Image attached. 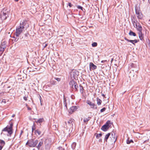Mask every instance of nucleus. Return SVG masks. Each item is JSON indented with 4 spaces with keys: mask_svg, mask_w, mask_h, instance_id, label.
<instances>
[{
    "mask_svg": "<svg viewBox=\"0 0 150 150\" xmlns=\"http://www.w3.org/2000/svg\"><path fill=\"white\" fill-rule=\"evenodd\" d=\"M97 45V44L96 42H94L92 44V45L93 47H96Z\"/></svg>",
    "mask_w": 150,
    "mask_h": 150,
    "instance_id": "2f4dec72",
    "label": "nucleus"
},
{
    "mask_svg": "<svg viewBox=\"0 0 150 150\" xmlns=\"http://www.w3.org/2000/svg\"><path fill=\"white\" fill-rule=\"evenodd\" d=\"M16 1H19V0H14Z\"/></svg>",
    "mask_w": 150,
    "mask_h": 150,
    "instance_id": "8fccbe9b",
    "label": "nucleus"
},
{
    "mask_svg": "<svg viewBox=\"0 0 150 150\" xmlns=\"http://www.w3.org/2000/svg\"><path fill=\"white\" fill-rule=\"evenodd\" d=\"M5 144V142L3 140L0 139V146L3 147Z\"/></svg>",
    "mask_w": 150,
    "mask_h": 150,
    "instance_id": "aec40b11",
    "label": "nucleus"
},
{
    "mask_svg": "<svg viewBox=\"0 0 150 150\" xmlns=\"http://www.w3.org/2000/svg\"><path fill=\"white\" fill-rule=\"evenodd\" d=\"M136 66V65L134 64L133 63H132L131 64H130L129 67H131V68H135Z\"/></svg>",
    "mask_w": 150,
    "mask_h": 150,
    "instance_id": "c85d7f7f",
    "label": "nucleus"
},
{
    "mask_svg": "<svg viewBox=\"0 0 150 150\" xmlns=\"http://www.w3.org/2000/svg\"><path fill=\"white\" fill-rule=\"evenodd\" d=\"M101 141V139H100L99 140V141Z\"/></svg>",
    "mask_w": 150,
    "mask_h": 150,
    "instance_id": "5fc2aeb1",
    "label": "nucleus"
},
{
    "mask_svg": "<svg viewBox=\"0 0 150 150\" xmlns=\"http://www.w3.org/2000/svg\"><path fill=\"white\" fill-rule=\"evenodd\" d=\"M105 109H106V108H103L102 109H101L100 110V111L101 112H103L105 111Z\"/></svg>",
    "mask_w": 150,
    "mask_h": 150,
    "instance_id": "4c0bfd02",
    "label": "nucleus"
},
{
    "mask_svg": "<svg viewBox=\"0 0 150 150\" xmlns=\"http://www.w3.org/2000/svg\"><path fill=\"white\" fill-rule=\"evenodd\" d=\"M90 119V117H88V118H84V122H87L88 120H89Z\"/></svg>",
    "mask_w": 150,
    "mask_h": 150,
    "instance_id": "f704fd0d",
    "label": "nucleus"
},
{
    "mask_svg": "<svg viewBox=\"0 0 150 150\" xmlns=\"http://www.w3.org/2000/svg\"><path fill=\"white\" fill-rule=\"evenodd\" d=\"M149 140V139H148L147 140H146L145 141H144L143 142V143L144 144V143H146L147 141H148Z\"/></svg>",
    "mask_w": 150,
    "mask_h": 150,
    "instance_id": "37998d69",
    "label": "nucleus"
},
{
    "mask_svg": "<svg viewBox=\"0 0 150 150\" xmlns=\"http://www.w3.org/2000/svg\"><path fill=\"white\" fill-rule=\"evenodd\" d=\"M54 79L55 80H56L58 82L60 81H61V78H56V77H55L54 78Z\"/></svg>",
    "mask_w": 150,
    "mask_h": 150,
    "instance_id": "c9c22d12",
    "label": "nucleus"
},
{
    "mask_svg": "<svg viewBox=\"0 0 150 150\" xmlns=\"http://www.w3.org/2000/svg\"><path fill=\"white\" fill-rule=\"evenodd\" d=\"M28 109L29 110H31V108L29 107H27Z\"/></svg>",
    "mask_w": 150,
    "mask_h": 150,
    "instance_id": "a18cd8bd",
    "label": "nucleus"
},
{
    "mask_svg": "<svg viewBox=\"0 0 150 150\" xmlns=\"http://www.w3.org/2000/svg\"><path fill=\"white\" fill-rule=\"evenodd\" d=\"M76 145V143L75 142H73L72 145L71 147L73 149H74Z\"/></svg>",
    "mask_w": 150,
    "mask_h": 150,
    "instance_id": "cd10ccee",
    "label": "nucleus"
},
{
    "mask_svg": "<svg viewBox=\"0 0 150 150\" xmlns=\"http://www.w3.org/2000/svg\"><path fill=\"white\" fill-rule=\"evenodd\" d=\"M15 115L13 114V115H12V117H13L15 116Z\"/></svg>",
    "mask_w": 150,
    "mask_h": 150,
    "instance_id": "3c124183",
    "label": "nucleus"
},
{
    "mask_svg": "<svg viewBox=\"0 0 150 150\" xmlns=\"http://www.w3.org/2000/svg\"><path fill=\"white\" fill-rule=\"evenodd\" d=\"M6 101L5 99H3L2 101V103H6Z\"/></svg>",
    "mask_w": 150,
    "mask_h": 150,
    "instance_id": "a19ab883",
    "label": "nucleus"
},
{
    "mask_svg": "<svg viewBox=\"0 0 150 150\" xmlns=\"http://www.w3.org/2000/svg\"><path fill=\"white\" fill-rule=\"evenodd\" d=\"M106 60H103V61H101V62L102 63H103L105 62H106Z\"/></svg>",
    "mask_w": 150,
    "mask_h": 150,
    "instance_id": "c03bdc74",
    "label": "nucleus"
},
{
    "mask_svg": "<svg viewBox=\"0 0 150 150\" xmlns=\"http://www.w3.org/2000/svg\"><path fill=\"white\" fill-rule=\"evenodd\" d=\"M128 42H130L134 45H135L134 43H136L138 42V41L137 40H129Z\"/></svg>",
    "mask_w": 150,
    "mask_h": 150,
    "instance_id": "6ab92c4d",
    "label": "nucleus"
},
{
    "mask_svg": "<svg viewBox=\"0 0 150 150\" xmlns=\"http://www.w3.org/2000/svg\"><path fill=\"white\" fill-rule=\"evenodd\" d=\"M2 147L1 146H0V150H1L2 148Z\"/></svg>",
    "mask_w": 150,
    "mask_h": 150,
    "instance_id": "09e8293b",
    "label": "nucleus"
},
{
    "mask_svg": "<svg viewBox=\"0 0 150 150\" xmlns=\"http://www.w3.org/2000/svg\"><path fill=\"white\" fill-rule=\"evenodd\" d=\"M44 121V119L43 118H40L38 119L37 121H36V122L37 123H40Z\"/></svg>",
    "mask_w": 150,
    "mask_h": 150,
    "instance_id": "b1692460",
    "label": "nucleus"
},
{
    "mask_svg": "<svg viewBox=\"0 0 150 150\" xmlns=\"http://www.w3.org/2000/svg\"><path fill=\"white\" fill-rule=\"evenodd\" d=\"M102 135V134H96V137L98 139L101 137Z\"/></svg>",
    "mask_w": 150,
    "mask_h": 150,
    "instance_id": "7c9ffc66",
    "label": "nucleus"
},
{
    "mask_svg": "<svg viewBox=\"0 0 150 150\" xmlns=\"http://www.w3.org/2000/svg\"><path fill=\"white\" fill-rule=\"evenodd\" d=\"M137 30L139 31V32H142V28L141 25L138 23L137 25V26H136Z\"/></svg>",
    "mask_w": 150,
    "mask_h": 150,
    "instance_id": "ddd939ff",
    "label": "nucleus"
},
{
    "mask_svg": "<svg viewBox=\"0 0 150 150\" xmlns=\"http://www.w3.org/2000/svg\"><path fill=\"white\" fill-rule=\"evenodd\" d=\"M38 143V141L37 140L34 141L33 140L31 139L28 141L26 144H28L30 147H34Z\"/></svg>",
    "mask_w": 150,
    "mask_h": 150,
    "instance_id": "39448f33",
    "label": "nucleus"
},
{
    "mask_svg": "<svg viewBox=\"0 0 150 150\" xmlns=\"http://www.w3.org/2000/svg\"><path fill=\"white\" fill-rule=\"evenodd\" d=\"M29 25L26 21H23L21 22L20 25L16 27L15 35L18 37L23 31L26 30L29 27Z\"/></svg>",
    "mask_w": 150,
    "mask_h": 150,
    "instance_id": "f257e3e1",
    "label": "nucleus"
},
{
    "mask_svg": "<svg viewBox=\"0 0 150 150\" xmlns=\"http://www.w3.org/2000/svg\"><path fill=\"white\" fill-rule=\"evenodd\" d=\"M69 85L73 89L74 88L76 90H77V88L78 87L77 83L74 80H71L69 83Z\"/></svg>",
    "mask_w": 150,
    "mask_h": 150,
    "instance_id": "0eeeda50",
    "label": "nucleus"
},
{
    "mask_svg": "<svg viewBox=\"0 0 150 150\" xmlns=\"http://www.w3.org/2000/svg\"><path fill=\"white\" fill-rule=\"evenodd\" d=\"M9 13V12L6 9H3L0 12V18L1 20H4L6 19L8 16Z\"/></svg>",
    "mask_w": 150,
    "mask_h": 150,
    "instance_id": "f03ea898",
    "label": "nucleus"
},
{
    "mask_svg": "<svg viewBox=\"0 0 150 150\" xmlns=\"http://www.w3.org/2000/svg\"><path fill=\"white\" fill-rule=\"evenodd\" d=\"M96 100L97 105H100L102 102V100L98 97L97 98Z\"/></svg>",
    "mask_w": 150,
    "mask_h": 150,
    "instance_id": "a211bd4d",
    "label": "nucleus"
},
{
    "mask_svg": "<svg viewBox=\"0 0 150 150\" xmlns=\"http://www.w3.org/2000/svg\"><path fill=\"white\" fill-rule=\"evenodd\" d=\"M129 34V35L131 36H136V33L131 30L130 31Z\"/></svg>",
    "mask_w": 150,
    "mask_h": 150,
    "instance_id": "412c9836",
    "label": "nucleus"
},
{
    "mask_svg": "<svg viewBox=\"0 0 150 150\" xmlns=\"http://www.w3.org/2000/svg\"><path fill=\"white\" fill-rule=\"evenodd\" d=\"M35 133L36 135H40L42 134V132L39 130H36L35 131Z\"/></svg>",
    "mask_w": 150,
    "mask_h": 150,
    "instance_id": "dca6fc26",
    "label": "nucleus"
},
{
    "mask_svg": "<svg viewBox=\"0 0 150 150\" xmlns=\"http://www.w3.org/2000/svg\"><path fill=\"white\" fill-rule=\"evenodd\" d=\"M124 39L125 40H126L128 42V40H129V39H127L126 37H125L124 38Z\"/></svg>",
    "mask_w": 150,
    "mask_h": 150,
    "instance_id": "79ce46f5",
    "label": "nucleus"
},
{
    "mask_svg": "<svg viewBox=\"0 0 150 150\" xmlns=\"http://www.w3.org/2000/svg\"><path fill=\"white\" fill-rule=\"evenodd\" d=\"M110 135V133H108L105 135L104 139L106 141V142L107 141L108 139L109 138Z\"/></svg>",
    "mask_w": 150,
    "mask_h": 150,
    "instance_id": "4be33fe9",
    "label": "nucleus"
},
{
    "mask_svg": "<svg viewBox=\"0 0 150 150\" xmlns=\"http://www.w3.org/2000/svg\"><path fill=\"white\" fill-rule=\"evenodd\" d=\"M78 74L77 71L75 70H73L70 73V75L71 77L73 78H75Z\"/></svg>",
    "mask_w": 150,
    "mask_h": 150,
    "instance_id": "9b49d317",
    "label": "nucleus"
},
{
    "mask_svg": "<svg viewBox=\"0 0 150 150\" xmlns=\"http://www.w3.org/2000/svg\"><path fill=\"white\" fill-rule=\"evenodd\" d=\"M73 123V119H71L67 122V123L70 125H72Z\"/></svg>",
    "mask_w": 150,
    "mask_h": 150,
    "instance_id": "5701e85b",
    "label": "nucleus"
},
{
    "mask_svg": "<svg viewBox=\"0 0 150 150\" xmlns=\"http://www.w3.org/2000/svg\"><path fill=\"white\" fill-rule=\"evenodd\" d=\"M57 84V83L56 81L53 80H51L50 81V86H51L53 85H56Z\"/></svg>",
    "mask_w": 150,
    "mask_h": 150,
    "instance_id": "2eb2a0df",
    "label": "nucleus"
},
{
    "mask_svg": "<svg viewBox=\"0 0 150 150\" xmlns=\"http://www.w3.org/2000/svg\"><path fill=\"white\" fill-rule=\"evenodd\" d=\"M43 144V141L41 139L40 141L39 142L38 144V145L37 147L39 149L41 146Z\"/></svg>",
    "mask_w": 150,
    "mask_h": 150,
    "instance_id": "f3484780",
    "label": "nucleus"
},
{
    "mask_svg": "<svg viewBox=\"0 0 150 150\" xmlns=\"http://www.w3.org/2000/svg\"><path fill=\"white\" fill-rule=\"evenodd\" d=\"M110 141L112 142H115L117 140V137L114 133H110Z\"/></svg>",
    "mask_w": 150,
    "mask_h": 150,
    "instance_id": "6e6552de",
    "label": "nucleus"
},
{
    "mask_svg": "<svg viewBox=\"0 0 150 150\" xmlns=\"http://www.w3.org/2000/svg\"><path fill=\"white\" fill-rule=\"evenodd\" d=\"M113 60V58H112L111 60V62L112 63Z\"/></svg>",
    "mask_w": 150,
    "mask_h": 150,
    "instance_id": "49530a36",
    "label": "nucleus"
},
{
    "mask_svg": "<svg viewBox=\"0 0 150 150\" xmlns=\"http://www.w3.org/2000/svg\"><path fill=\"white\" fill-rule=\"evenodd\" d=\"M114 115H115V114H113V115H112V116H113Z\"/></svg>",
    "mask_w": 150,
    "mask_h": 150,
    "instance_id": "864d4df0",
    "label": "nucleus"
},
{
    "mask_svg": "<svg viewBox=\"0 0 150 150\" xmlns=\"http://www.w3.org/2000/svg\"><path fill=\"white\" fill-rule=\"evenodd\" d=\"M80 91L81 93H83V88L82 86H80Z\"/></svg>",
    "mask_w": 150,
    "mask_h": 150,
    "instance_id": "c756f323",
    "label": "nucleus"
},
{
    "mask_svg": "<svg viewBox=\"0 0 150 150\" xmlns=\"http://www.w3.org/2000/svg\"><path fill=\"white\" fill-rule=\"evenodd\" d=\"M48 44L46 43H44L42 45L43 47V49H44L47 46V45Z\"/></svg>",
    "mask_w": 150,
    "mask_h": 150,
    "instance_id": "72a5a7b5",
    "label": "nucleus"
},
{
    "mask_svg": "<svg viewBox=\"0 0 150 150\" xmlns=\"http://www.w3.org/2000/svg\"><path fill=\"white\" fill-rule=\"evenodd\" d=\"M131 142H133V141L132 140H129V139H128L127 140V144H129Z\"/></svg>",
    "mask_w": 150,
    "mask_h": 150,
    "instance_id": "473e14b6",
    "label": "nucleus"
},
{
    "mask_svg": "<svg viewBox=\"0 0 150 150\" xmlns=\"http://www.w3.org/2000/svg\"><path fill=\"white\" fill-rule=\"evenodd\" d=\"M148 2L149 3H150V0H148Z\"/></svg>",
    "mask_w": 150,
    "mask_h": 150,
    "instance_id": "603ef678",
    "label": "nucleus"
},
{
    "mask_svg": "<svg viewBox=\"0 0 150 150\" xmlns=\"http://www.w3.org/2000/svg\"><path fill=\"white\" fill-rule=\"evenodd\" d=\"M139 36L140 40H143V35L142 34V31L139 32L138 33Z\"/></svg>",
    "mask_w": 150,
    "mask_h": 150,
    "instance_id": "4468645a",
    "label": "nucleus"
},
{
    "mask_svg": "<svg viewBox=\"0 0 150 150\" xmlns=\"http://www.w3.org/2000/svg\"><path fill=\"white\" fill-rule=\"evenodd\" d=\"M111 124L110 121H107L106 124L102 127V130L104 131H106L110 126Z\"/></svg>",
    "mask_w": 150,
    "mask_h": 150,
    "instance_id": "423d86ee",
    "label": "nucleus"
},
{
    "mask_svg": "<svg viewBox=\"0 0 150 150\" xmlns=\"http://www.w3.org/2000/svg\"><path fill=\"white\" fill-rule=\"evenodd\" d=\"M23 99L25 101L27 100V97L26 96H24L23 97Z\"/></svg>",
    "mask_w": 150,
    "mask_h": 150,
    "instance_id": "ea45409f",
    "label": "nucleus"
},
{
    "mask_svg": "<svg viewBox=\"0 0 150 150\" xmlns=\"http://www.w3.org/2000/svg\"><path fill=\"white\" fill-rule=\"evenodd\" d=\"M90 69L94 70L96 69V66L93 63L90 62L89 64Z\"/></svg>",
    "mask_w": 150,
    "mask_h": 150,
    "instance_id": "f8f14e48",
    "label": "nucleus"
},
{
    "mask_svg": "<svg viewBox=\"0 0 150 150\" xmlns=\"http://www.w3.org/2000/svg\"><path fill=\"white\" fill-rule=\"evenodd\" d=\"M66 98H64V105L66 107V108H67V103L66 102Z\"/></svg>",
    "mask_w": 150,
    "mask_h": 150,
    "instance_id": "393cba45",
    "label": "nucleus"
},
{
    "mask_svg": "<svg viewBox=\"0 0 150 150\" xmlns=\"http://www.w3.org/2000/svg\"><path fill=\"white\" fill-rule=\"evenodd\" d=\"M149 21H150V20H149Z\"/></svg>",
    "mask_w": 150,
    "mask_h": 150,
    "instance_id": "6e6d98bb",
    "label": "nucleus"
},
{
    "mask_svg": "<svg viewBox=\"0 0 150 150\" xmlns=\"http://www.w3.org/2000/svg\"><path fill=\"white\" fill-rule=\"evenodd\" d=\"M102 95L104 97H105V95H104V94H102Z\"/></svg>",
    "mask_w": 150,
    "mask_h": 150,
    "instance_id": "de8ad7c7",
    "label": "nucleus"
},
{
    "mask_svg": "<svg viewBox=\"0 0 150 150\" xmlns=\"http://www.w3.org/2000/svg\"><path fill=\"white\" fill-rule=\"evenodd\" d=\"M12 123H11L10 124V126L8 127H6L3 130V131H7L8 132V134H7V135L9 136L11 135L12 133Z\"/></svg>",
    "mask_w": 150,
    "mask_h": 150,
    "instance_id": "7ed1b4c3",
    "label": "nucleus"
},
{
    "mask_svg": "<svg viewBox=\"0 0 150 150\" xmlns=\"http://www.w3.org/2000/svg\"><path fill=\"white\" fill-rule=\"evenodd\" d=\"M77 7L78 8V9H80L81 10H83V8L81 6H80L78 5V6H77Z\"/></svg>",
    "mask_w": 150,
    "mask_h": 150,
    "instance_id": "e433bc0d",
    "label": "nucleus"
},
{
    "mask_svg": "<svg viewBox=\"0 0 150 150\" xmlns=\"http://www.w3.org/2000/svg\"><path fill=\"white\" fill-rule=\"evenodd\" d=\"M132 23L133 24V25L135 27L134 25H136V26H137V25L138 24L137 23V20H135L134 21H132Z\"/></svg>",
    "mask_w": 150,
    "mask_h": 150,
    "instance_id": "bb28decb",
    "label": "nucleus"
},
{
    "mask_svg": "<svg viewBox=\"0 0 150 150\" xmlns=\"http://www.w3.org/2000/svg\"><path fill=\"white\" fill-rule=\"evenodd\" d=\"M79 108L78 106H72L69 108V112H73L76 111Z\"/></svg>",
    "mask_w": 150,
    "mask_h": 150,
    "instance_id": "9d476101",
    "label": "nucleus"
},
{
    "mask_svg": "<svg viewBox=\"0 0 150 150\" xmlns=\"http://www.w3.org/2000/svg\"><path fill=\"white\" fill-rule=\"evenodd\" d=\"M5 48V47H0V52L2 54L4 50V49Z\"/></svg>",
    "mask_w": 150,
    "mask_h": 150,
    "instance_id": "a878e982",
    "label": "nucleus"
},
{
    "mask_svg": "<svg viewBox=\"0 0 150 150\" xmlns=\"http://www.w3.org/2000/svg\"><path fill=\"white\" fill-rule=\"evenodd\" d=\"M135 11L136 14L137 15V16L138 18L142 19L143 17V15L139 8L138 7L136 6L135 7Z\"/></svg>",
    "mask_w": 150,
    "mask_h": 150,
    "instance_id": "20e7f679",
    "label": "nucleus"
},
{
    "mask_svg": "<svg viewBox=\"0 0 150 150\" xmlns=\"http://www.w3.org/2000/svg\"><path fill=\"white\" fill-rule=\"evenodd\" d=\"M68 5L70 7H71L72 6L71 3H68Z\"/></svg>",
    "mask_w": 150,
    "mask_h": 150,
    "instance_id": "58836bf2",
    "label": "nucleus"
},
{
    "mask_svg": "<svg viewBox=\"0 0 150 150\" xmlns=\"http://www.w3.org/2000/svg\"><path fill=\"white\" fill-rule=\"evenodd\" d=\"M86 103L90 105V107L91 108H97V106L96 105H95L94 103L90 101V100H87Z\"/></svg>",
    "mask_w": 150,
    "mask_h": 150,
    "instance_id": "1a4fd4ad",
    "label": "nucleus"
}]
</instances>
